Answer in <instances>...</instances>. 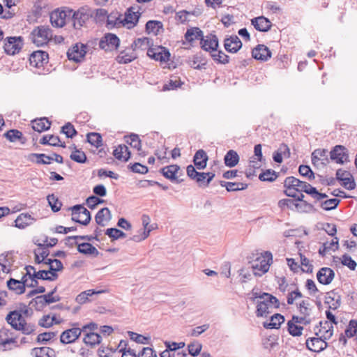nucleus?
I'll list each match as a JSON object with an SVG mask.
<instances>
[{"label": "nucleus", "mask_w": 357, "mask_h": 357, "mask_svg": "<svg viewBox=\"0 0 357 357\" xmlns=\"http://www.w3.org/2000/svg\"><path fill=\"white\" fill-rule=\"evenodd\" d=\"M298 172L301 176L307 178L309 181L315 178V174L309 165H301L298 167Z\"/></svg>", "instance_id": "obj_62"}, {"label": "nucleus", "mask_w": 357, "mask_h": 357, "mask_svg": "<svg viewBox=\"0 0 357 357\" xmlns=\"http://www.w3.org/2000/svg\"><path fill=\"white\" fill-rule=\"evenodd\" d=\"M196 169L192 165H189L186 168L188 176L195 181L199 188H206V172H198Z\"/></svg>", "instance_id": "obj_12"}, {"label": "nucleus", "mask_w": 357, "mask_h": 357, "mask_svg": "<svg viewBox=\"0 0 357 357\" xmlns=\"http://www.w3.org/2000/svg\"><path fill=\"white\" fill-rule=\"evenodd\" d=\"M86 141L96 148H99L102 146V135L98 132L88 133L86 135Z\"/></svg>", "instance_id": "obj_52"}, {"label": "nucleus", "mask_w": 357, "mask_h": 357, "mask_svg": "<svg viewBox=\"0 0 357 357\" xmlns=\"http://www.w3.org/2000/svg\"><path fill=\"white\" fill-rule=\"evenodd\" d=\"M178 171V166L175 165H169L166 166L161 169V173L162 175L171 181H177V176L176 173Z\"/></svg>", "instance_id": "obj_47"}, {"label": "nucleus", "mask_w": 357, "mask_h": 357, "mask_svg": "<svg viewBox=\"0 0 357 357\" xmlns=\"http://www.w3.org/2000/svg\"><path fill=\"white\" fill-rule=\"evenodd\" d=\"M66 11L55 10L50 16L52 25L55 27H63L66 24Z\"/></svg>", "instance_id": "obj_26"}, {"label": "nucleus", "mask_w": 357, "mask_h": 357, "mask_svg": "<svg viewBox=\"0 0 357 357\" xmlns=\"http://www.w3.org/2000/svg\"><path fill=\"white\" fill-rule=\"evenodd\" d=\"M89 19V15L84 13L83 9L78 10L77 11L74 12L72 17L73 26L76 29H79Z\"/></svg>", "instance_id": "obj_30"}, {"label": "nucleus", "mask_w": 357, "mask_h": 357, "mask_svg": "<svg viewBox=\"0 0 357 357\" xmlns=\"http://www.w3.org/2000/svg\"><path fill=\"white\" fill-rule=\"evenodd\" d=\"M29 305L34 307L36 310L41 311L47 305H49V303H47L46 300L44 298V296L41 295L33 298L30 301Z\"/></svg>", "instance_id": "obj_59"}, {"label": "nucleus", "mask_w": 357, "mask_h": 357, "mask_svg": "<svg viewBox=\"0 0 357 357\" xmlns=\"http://www.w3.org/2000/svg\"><path fill=\"white\" fill-rule=\"evenodd\" d=\"M188 63L191 68L196 70L206 69L207 59L202 52H199L189 57Z\"/></svg>", "instance_id": "obj_22"}, {"label": "nucleus", "mask_w": 357, "mask_h": 357, "mask_svg": "<svg viewBox=\"0 0 357 357\" xmlns=\"http://www.w3.org/2000/svg\"><path fill=\"white\" fill-rule=\"evenodd\" d=\"M105 235L112 238V241L126 237V234L116 228H108L105 231Z\"/></svg>", "instance_id": "obj_61"}, {"label": "nucleus", "mask_w": 357, "mask_h": 357, "mask_svg": "<svg viewBox=\"0 0 357 357\" xmlns=\"http://www.w3.org/2000/svg\"><path fill=\"white\" fill-rule=\"evenodd\" d=\"M140 15L141 14L138 11H135V8L131 6L127 8L123 17H121L120 24L129 29H132L137 25Z\"/></svg>", "instance_id": "obj_10"}, {"label": "nucleus", "mask_w": 357, "mask_h": 357, "mask_svg": "<svg viewBox=\"0 0 357 357\" xmlns=\"http://www.w3.org/2000/svg\"><path fill=\"white\" fill-rule=\"evenodd\" d=\"M113 155L117 160L126 162L130 157V151L126 145L120 144L114 150Z\"/></svg>", "instance_id": "obj_39"}, {"label": "nucleus", "mask_w": 357, "mask_h": 357, "mask_svg": "<svg viewBox=\"0 0 357 357\" xmlns=\"http://www.w3.org/2000/svg\"><path fill=\"white\" fill-rule=\"evenodd\" d=\"M49 205L50 206L53 212H58L60 211L62 204L54 194L49 195L47 197Z\"/></svg>", "instance_id": "obj_64"}, {"label": "nucleus", "mask_w": 357, "mask_h": 357, "mask_svg": "<svg viewBox=\"0 0 357 357\" xmlns=\"http://www.w3.org/2000/svg\"><path fill=\"white\" fill-rule=\"evenodd\" d=\"M147 55L150 58L160 62H165L168 61L170 57L169 52L162 46L149 48L147 50Z\"/></svg>", "instance_id": "obj_13"}, {"label": "nucleus", "mask_w": 357, "mask_h": 357, "mask_svg": "<svg viewBox=\"0 0 357 357\" xmlns=\"http://www.w3.org/2000/svg\"><path fill=\"white\" fill-rule=\"evenodd\" d=\"M202 344L199 342H192L188 346V354H187L185 351L183 350L180 352V357H188V355L191 356V357H195L199 354L202 350Z\"/></svg>", "instance_id": "obj_45"}, {"label": "nucleus", "mask_w": 357, "mask_h": 357, "mask_svg": "<svg viewBox=\"0 0 357 357\" xmlns=\"http://www.w3.org/2000/svg\"><path fill=\"white\" fill-rule=\"evenodd\" d=\"M86 45L84 44H76L72 49L69 50L67 52V56L69 60H73L75 62H80L86 54Z\"/></svg>", "instance_id": "obj_17"}, {"label": "nucleus", "mask_w": 357, "mask_h": 357, "mask_svg": "<svg viewBox=\"0 0 357 357\" xmlns=\"http://www.w3.org/2000/svg\"><path fill=\"white\" fill-rule=\"evenodd\" d=\"M24 45V38L22 36H10L5 40L3 48L8 55H15L20 52Z\"/></svg>", "instance_id": "obj_6"}, {"label": "nucleus", "mask_w": 357, "mask_h": 357, "mask_svg": "<svg viewBox=\"0 0 357 357\" xmlns=\"http://www.w3.org/2000/svg\"><path fill=\"white\" fill-rule=\"evenodd\" d=\"M33 220L31 215L28 213H21L15 220V226L19 229H24L30 225Z\"/></svg>", "instance_id": "obj_46"}, {"label": "nucleus", "mask_w": 357, "mask_h": 357, "mask_svg": "<svg viewBox=\"0 0 357 357\" xmlns=\"http://www.w3.org/2000/svg\"><path fill=\"white\" fill-rule=\"evenodd\" d=\"M208 156L206 151L203 149H199L196 151L193 157V162L195 168L202 170L206 168Z\"/></svg>", "instance_id": "obj_25"}, {"label": "nucleus", "mask_w": 357, "mask_h": 357, "mask_svg": "<svg viewBox=\"0 0 357 357\" xmlns=\"http://www.w3.org/2000/svg\"><path fill=\"white\" fill-rule=\"evenodd\" d=\"M328 151L325 149H317L311 155L312 163L314 167L319 165V160H322L321 164L326 165L328 162L327 156Z\"/></svg>", "instance_id": "obj_27"}, {"label": "nucleus", "mask_w": 357, "mask_h": 357, "mask_svg": "<svg viewBox=\"0 0 357 357\" xmlns=\"http://www.w3.org/2000/svg\"><path fill=\"white\" fill-rule=\"evenodd\" d=\"M120 45L119 37L111 33H105L100 40L99 47L106 52L116 50Z\"/></svg>", "instance_id": "obj_9"}, {"label": "nucleus", "mask_w": 357, "mask_h": 357, "mask_svg": "<svg viewBox=\"0 0 357 357\" xmlns=\"http://www.w3.org/2000/svg\"><path fill=\"white\" fill-rule=\"evenodd\" d=\"M142 220L144 229H140L139 231V234L133 235L130 238V240H132L135 242H140V241L144 240L145 238H146L149 235L150 230L149 229L146 230V227L149 224V222H150V218H149V215H143L142 217Z\"/></svg>", "instance_id": "obj_28"}, {"label": "nucleus", "mask_w": 357, "mask_h": 357, "mask_svg": "<svg viewBox=\"0 0 357 357\" xmlns=\"http://www.w3.org/2000/svg\"><path fill=\"white\" fill-rule=\"evenodd\" d=\"M252 56L256 60L266 61L271 57V52L265 45L259 44L252 49Z\"/></svg>", "instance_id": "obj_18"}, {"label": "nucleus", "mask_w": 357, "mask_h": 357, "mask_svg": "<svg viewBox=\"0 0 357 357\" xmlns=\"http://www.w3.org/2000/svg\"><path fill=\"white\" fill-rule=\"evenodd\" d=\"M283 185L284 187L294 189L296 190L297 192H305L307 195H310V190L313 187L310 183L301 181L294 176L287 177L284 181Z\"/></svg>", "instance_id": "obj_5"}, {"label": "nucleus", "mask_w": 357, "mask_h": 357, "mask_svg": "<svg viewBox=\"0 0 357 357\" xmlns=\"http://www.w3.org/2000/svg\"><path fill=\"white\" fill-rule=\"evenodd\" d=\"M272 263V253L270 251L264 252L261 256L257 257L255 264L252 266L254 271L253 274L256 276H261L268 271Z\"/></svg>", "instance_id": "obj_2"}, {"label": "nucleus", "mask_w": 357, "mask_h": 357, "mask_svg": "<svg viewBox=\"0 0 357 357\" xmlns=\"http://www.w3.org/2000/svg\"><path fill=\"white\" fill-rule=\"evenodd\" d=\"M200 47L205 52L213 53L219 48V40L214 33L204 36L199 41Z\"/></svg>", "instance_id": "obj_8"}, {"label": "nucleus", "mask_w": 357, "mask_h": 357, "mask_svg": "<svg viewBox=\"0 0 357 357\" xmlns=\"http://www.w3.org/2000/svg\"><path fill=\"white\" fill-rule=\"evenodd\" d=\"M32 128L38 132H42L50 130L51 127V122L47 118L43 117L40 119H34L31 121Z\"/></svg>", "instance_id": "obj_34"}, {"label": "nucleus", "mask_w": 357, "mask_h": 357, "mask_svg": "<svg viewBox=\"0 0 357 357\" xmlns=\"http://www.w3.org/2000/svg\"><path fill=\"white\" fill-rule=\"evenodd\" d=\"M333 261V262L340 261L343 266L348 267L351 271H354L357 266V263L348 254H344L341 257L334 256Z\"/></svg>", "instance_id": "obj_43"}, {"label": "nucleus", "mask_w": 357, "mask_h": 357, "mask_svg": "<svg viewBox=\"0 0 357 357\" xmlns=\"http://www.w3.org/2000/svg\"><path fill=\"white\" fill-rule=\"evenodd\" d=\"M279 176V173L275 171L268 169L263 171L259 175V179L261 181L273 182Z\"/></svg>", "instance_id": "obj_50"}, {"label": "nucleus", "mask_w": 357, "mask_h": 357, "mask_svg": "<svg viewBox=\"0 0 357 357\" xmlns=\"http://www.w3.org/2000/svg\"><path fill=\"white\" fill-rule=\"evenodd\" d=\"M203 36L204 32L199 27H190L187 29L184 36L185 40H182V43L184 45L185 43H188L191 46H193V43L196 40L200 41Z\"/></svg>", "instance_id": "obj_20"}, {"label": "nucleus", "mask_w": 357, "mask_h": 357, "mask_svg": "<svg viewBox=\"0 0 357 357\" xmlns=\"http://www.w3.org/2000/svg\"><path fill=\"white\" fill-rule=\"evenodd\" d=\"M13 259L12 257L9 255V253L1 254L0 255V266H1V270L3 273H9L10 272V269L8 268V266H11L13 263Z\"/></svg>", "instance_id": "obj_49"}, {"label": "nucleus", "mask_w": 357, "mask_h": 357, "mask_svg": "<svg viewBox=\"0 0 357 357\" xmlns=\"http://www.w3.org/2000/svg\"><path fill=\"white\" fill-rule=\"evenodd\" d=\"M278 205L281 210L287 208L298 213H315L317 211L313 204L309 202H305L304 204L298 203V202L294 199H282L279 200Z\"/></svg>", "instance_id": "obj_1"}, {"label": "nucleus", "mask_w": 357, "mask_h": 357, "mask_svg": "<svg viewBox=\"0 0 357 357\" xmlns=\"http://www.w3.org/2000/svg\"><path fill=\"white\" fill-rule=\"evenodd\" d=\"M240 157L238 153L232 149L229 150L224 156V163L229 168L234 167L239 162Z\"/></svg>", "instance_id": "obj_36"}, {"label": "nucleus", "mask_w": 357, "mask_h": 357, "mask_svg": "<svg viewBox=\"0 0 357 357\" xmlns=\"http://www.w3.org/2000/svg\"><path fill=\"white\" fill-rule=\"evenodd\" d=\"M225 50L231 54L237 53L242 47V42L236 35L227 36L224 39Z\"/></svg>", "instance_id": "obj_16"}, {"label": "nucleus", "mask_w": 357, "mask_h": 357, "mask_svg": "<svg viewBox=\"0 0 357 357\" xmlns=\"http://www.w3.org/2000/svg\"><path fill=\"white\" fill-rule=\"evenodd\" d=\"M145 29L148 34L152 33L154 36H157L163 31V24L160 21L149 20L146 24Z\"/></svg>", "instance_id": "obj_38"}, {"label": "nucleus", "mask_w": 357, "mask_h": 357, "mask_svg": "<svg viewBox=\"0 0 357 357\" xmlns=\"http://www.w3.org/2000/svg\"><path fill=\"white\" fill-rule=\"evenodd\" d=\"M218 183L222 187H225L227 192L244 190L248 187L247 183L241 182L237 183L219 181Z\"/></svg>", "instance_id": "obj_37"}, {"label": "nucleus", "mask_w": 357, "mask_h": 357, "mask_svg": "<svg viewBox=\"0 0 357 357\" xmlns=\"http://www.w3.org/2000/svg\"><path fill=\"white\" fill-rule=\"evenodd\" d=\"M137 58L136 55L133 52L128 53L126 51H121L120 54L116 56V61L119 63H128L134 61Z\"/></svg>", "instance_id": "obj_54"}, {"label": "nucleus", "mask_w": 357, "mask_h": 357, "mask_svg": "<svg viewBox=\"0 0 357 357\" xmlns=\"http://www.w3.org/2000/svg\"><path fill=\"white\" fill-rule=\"evenodd\" d=\"M341 200L337 198H331L329 199L322 201L320 203V207L324 211H331L335 209L340 204Z\"/></svg>", "instance_id": "obj_55"}, {"label": "nucleus", "mask_w": 357, "mask_h": 357, "mask_svg": "<svg viewBox=\"0 0 357 357\" xmlns=\"http://www.w3.org/2000/svg\"><path fill=\"white\" fill-rule=\"evenodd\" d=\"M335 278L334 271L328 267L321 268L317 273V279L320 284L328 285Z\"/></svg>", "instance_id": "obj_19"}, {"label": "nucleus", "mask_w": 357, "mask_h": 357, "mask_svg": "<svg viewBox=\"0 0 357 357\" xmlns=\"http://www.w3.org/2000/svg\"><path fill=\"white\" fill-rule=\"evenodd\" d=\"M52 37V29L49 26H38L31 32L30 38L37 46L47 45Z\"/></svg>", "instance_id": "obj_3"}, {"label": "nucleus", "mask_w": 357, "mask_h": 357, "mask_svg": "<svg viewBox=\"0 0 357 357\" xmlns=\"http://www.w3.org/2000/svg\"><path fill=\"white\" fill-rule=\"evenodd\" d=\"M330 158L337 164L343 165L349 161V150L343 145H335L330 151Z\"/></svg>", "instance_id": "obj_7"}, {"label": "nucleus", "mask_w": 357, "mask_h": 357, "mask_svg": "<svg viewBox=\"0 0 357 357\" xmlns=\"http://www.w3.org/2000/svg\"><path fill=\"white\" fill-rule=\"evenodd\" d=\"M69 209L73 211L72 220L84 226H86L91 220L89 211L81 204H76Z\"/></svg>", "instance_id": "obj_4"}, {"label": "nucleus", "mask_w": 357, "mask_h": 357, "mask_svg": "<svg viewBox=\"0 0 357 357\" xmlns=\"http://www.w3.org/2000/svg\"><path fill=\"white\" fill-rule=\"evenodd\" d=\"M112 219L111 211L107 207L101 208L98 211L95 216V221L97 225L104 227L106 222Z\"/></svg>", "instance_id": "obj_31"}, {"label": "nucleus", "mask_w": 357, "mask_h": 357, "mask_svg": "<svg viewBox=\"0 0 357 357\" xmlns=\"http://www.w3.org/2000/svg\"><path fill=\"white\" fill-rule=\"evenodd\" d=\"M31 355L33 357H56L54 350L47 347L33 348L31 350Z\"/></svg>", "instance_id": "obj_42"}, {"label": "nucleus", "mask_w": 357, "mask_h": 357, "mask_svg": "<svg viewBox=\"0 0 357 357\" xmlns=\"http://www.w3.org/2000/svg\"><path fill=\"white\" fill-rule=\"evenodd\" d=\"M333 246H335V248L333 249V251H335L339 248V238L336 236L334 237L329 245H328V242L323 243L322 246L319 249L318 252L319 255L324 257L326 255V252L332 249Z\"/></svg>", "instance_id": "obj_51"}, {"label": "nucleus", "mask_w": 357, "mask_h": 357, "mask_svg": "<svg viewBox=\"0 0 357 357\" xmlns=\"http://www.w3.org/2000/svg\"><path fill=\"white\" fill-rule=\"evenodd\" d=\"M79 323H73L72 328L62 332L60 335V342L63 344H68L75 342L80 336Z\"/></svg>", "instance_id": "obj_11"}, {"label": "nucleus", "mask_w": 357, "mask_h": 357, "mask_svg": "<svg viewBox=\"0 0 357 357\" xmlns=\"http://www.w3.org/2000/svg\"><path fill=\"white\" fill-rule=\"evenodd\" d=\"M6 320L13 328L15 324H22L23 326L27 324L22 313L18 310L10 311L6 316Z\"/></svg>", "instance_id": "obj_32"}, {"label": "nucleus", "mask_w": 357, "mask_h": 357, "mask_svg": "<svg viewBox=\"0 0 357 357\" xmlns=\"http://www.w3.org/2000/svg\"><path fill=\"white\" fill-rule=\"evenodd\" d=\"M13 333L8 328H2L0 329V344L6 348V346L10 344H13L15 347H19L17 344L16 337H14Z\"/></svg>", "instance_id": "obj_23"}, {"label": "nucleus", "mask_w": 357, "mask_h": 357, "mask_svg": "<svg viewBox=\"0 0 357 357\" xmlns=\"http://www.w3.org/2000/svg\"><path fill=\"white\" fill-rule=\"evenodd\" d=\"M70 158L80 164L85 163L87 161L85 153L80 149H77L76 146H74V151L70 155Z\"/></svg>", "instance_id": "obj_53"}, {"label": "nucleus", "mask_w": 357, "mask_h": 357, "mask_svg": "<svg viewBox=\"0 0 357 357\" xmlns=\"http://www.w3.org/2000/svg\"><path fill=\"white\" fill-rule=\"evenodd\" d=\"M268 304L266 302V300L264 299L262 301H258L257 305L256 310V316L257 317H266L268 314H270V311L268 310Z\"/></svg>", "instance_id": "obj_56"}, {"label": "nucleus", "mask_w": 357, "mask_h": 357, "mask_svg": "<svg viewBox=\"0 0 357 357\" xmlns=\"http://www.w3.org/2000/svg\"><path fill=\"white\" fill-rule=\"evenodd\" d=\"M13 328L21 331L24 335H30L35 332L36 326L31 323H27L24 326L22 324H15L13 325Z\"/></svg>", "instance_id": "obj_58"}, {"label": "nucleus", "mask_w": 357, "mask_h": 357, "mask_svg": "<svg viewBox=\"0 0 357 357\" xmlns=\"http://www.w3.org/2000/svg\"><path fill=\"white\" fill-rule=\"evenodd\" d=\"M303 327L297 325L292 320H289L287 322V331L293 337H299L302 335Z\"/></svg>", "instance_id": "obj_57"}, {"label": "nucleus", "mask_w": 357, "mask_h": 357, "mask_svg": "<svg viewBox=\"0 0 357 357\" xmlns=\"http://www.w3.org/2000/svg\"><path fill=\"white\" fill-rule=\"evenodd\" d=\"M251 24L256 30L261 32H267L272 26L271 22L264 16L254 17L251 20Z\"/></svg>", "instance_id": "obj_21"}, {"label": "nucleus", "mask_w": 357, "mask_h": 357, "mask_svg": "<svg viewBox=\"0 0 357 357\" xmlns=\"http://www.w3.org/2000/svg\"><path fill=\"white\" fill-rule=\"evenodd\" d=\"M284 321L285 318L282 314L276 313L271 317L269 322L264 321L263 326L266 329H278Z\"/></svg>", "instance_id": "obj_29"}, {"label": "nucleus", "mask_w": 357, "mask_h": 357, "mask_svg": "<svg viewBox=\"0 0 357 357\" xmlns=\"http://www.w3.org/2000/svg\"><path fill=\"white\" fill-rule=\"evenodd\" d=\"M3 137L10 142L20 141L22 144L26 142V139L24 137L22 132L17 129H10L8 130L3 134Z\"/></svg>", "instance_id": "obj_41"}, {"label": "nucleus", "mask_w": 357, "mask_h": 357, "mask_svg": "<svg viewBox=\"0 0 357 357\" xmlns=\"http://www.w3.org/2000/svg\"><path fill=\"white\" fill-rule=\"evenodd\" d=\"M46 154L32 153L27 155L26 158L29 161L34 162L37 165H49V161L45 160Z\"/></svg>", "instance_id": "obj_60"}, {"label": "nucleus", "mask_w": 357, "mask_h": 357, "mask_svg": "<svg viewBox=\"0 0 357 357\" xmlns=\"http://www.w3.org/2000/svg\"><path fill=\"white\" fill-rule=\"evenodd\" d=\"M27 274L24 275L20 280L12 278H10L6 282L8 288L15 291L17 294L21 295L24 294L27 285Z\"/></svg>", "instance_id": "obj_14"}, {"label": "nucleus", "mask_w": 357, "mask_h": 357, "mask_svg": "<svg viewBox=\"0 0 357 357\" xmlns=\"http://www.w3.org/2000/svg\"><path fill=\"white\" fill-rule=\"evenodd\" d=\"M61 132L66 135L68 138H73L77 135V131L70 122L66 123L61 127Z\"/></svg>", "instance_id": "obj_63"}, {"label": "nucleus", "mask_w": 357, "mask_h": 357, "mask_svg": "<svg viewBox=\"0 0 357 357\" xmlns=\"http://www.w3.org/2000/svg\"><path fill=\"white\" fill-rule=\"evenodd\" d=\"M212 59L217 64H227L229 62V56L226 54L222 50H218L217 52L210 53Z\"/></svg>", "instance_id": "obj_48"}, {"label": "nucleus", "mask_w": 357, "mask_h": 357, "mask_svg": "<svg viewBox=\"0 0 357 357\" xmlns=\"http://www.w3.org/2000/svg\"><path fill=\"white\" fill-rule=\"evenodd\" d=\"M153 45V40L149 38H139L134 40L132 44L133 50L136 49H140L142 50H149L152 48L151 46Z\"/></svg>", "instance_id": "obj_44"}, {"label": "nucleus", "mask_w": 357, "mask_h": 357, "mask_svg": "<svg viewBox=\"0 0 357 357\" xmlns=\"http://www.w3.org/2000/svg\"><path fill=\"white\" fill-rule=\"evenodd\" d=\"M61 140L59 136L53 135H44L39 141V143L42 145H49L52 146H61L65 148L66 143H60Z\"/></svg>", "instance_id": "obj_35"}, {"label": "nucleus", "mask_w": 357, "mask_h": 357, "mask_svg": "<svg viewBox=\"0 0 357 357\" xmlns=\"http://www.w3.org/2000/svg\"><path fill=\"white\" fill-rule=\"evenodd\" d=\"M75 244L77 246V251L79 253L86 255H93L94 257H97L99 255L98 250L90 243H79L77 241H75Z\"/></svg>", "instance_id": "obj_33"}, {"label": "nucleus", "mask_w": 357, "mask_h": 357, "mask_svg": "<svg viewBox=\"0 0 357 357\" xmlns=\"http://www.w3.org/2000/svg\"><path fill=\"white\" fill-rule=\"evenodd\" d=\"M102 341V337L97 333L89 331V333L85 334L83 342L86 346L91 348L98 345Z\"/></svg>", "instance_id": "obj_40"}, {"label": "nucleus", "mask_w": 357, "mask_h": 357, "mask_svg": "<svg viewBox=\"0 0 357 357\" xmlns=\"http://www.w3.org/2000/svg\"><path fill=\"white\" fill-rule=\"evenodd\" d=\"M305 344L308 350L315 353H319L328 347V343L321 342V338H317V337H309L306 340Z\"/></svg>", "instance_id": "obj_24"}, {"label": "nucleus", "mask_w": 357, "mask_h": 357, "mask_svg": "<svg viewBox=\"0 0 357 357\" xmlns=\"http://www.w3.org/2000/svg\"><path fill=\"white\" fill-rule=\"evenodd\" d=\"M49 61L48 53L43 50L34 51L29 57L30 65L35 68L43 67Z\"/></svg>", "instance_id": "obj_15"}]
</instances>
